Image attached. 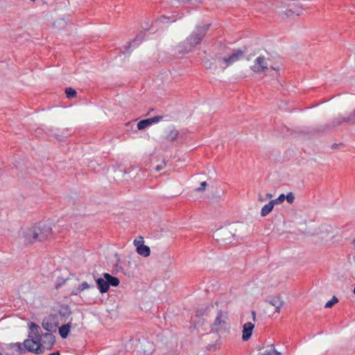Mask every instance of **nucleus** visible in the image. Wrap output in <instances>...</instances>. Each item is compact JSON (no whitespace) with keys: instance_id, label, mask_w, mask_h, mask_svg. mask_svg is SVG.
I'll use <instances>...</instances> for the list:
<instances>
[{"instance_id":"1","label":"nucleus","mask_w":355,"mask_h":355,"mask_svg":"<svg viewBox=\"0 0 355 355\" xmlns=\"http://www.w3.org/2000/svg\"><path fill=\"white\" fill-rule=\"evenodd\" d=\"M52 235L51 227L45 223H38L23 232L24 242L27 244L43 241Z\"/></svg>"},{"instance_id":"2","label":"nucleus","mask_w":355,"mask_h":355,"mask_svg":"<svg viewBox=\"0 0 355 355\" xmlns=\"http://www.w3.org/2000/svg\"><path fill=\"white\" fill-rule=\"evenodd\" d=\"M209 27V24L197 27L187 38L184 44L189 45L190 48L183 51V53L190 51L191 48L200 44L202 38L206 35ZM180 52H182V51Z\"/></svg>"},{"instance_id":"3","label":"nucleus","mask_w":355,"mask_h":355,"mask_svg":"<svg viewBox=\"0 0 355 355\" xmlns=\"http://www.w3.org/2000/svg\"><path fill=\"white\" fill-rule=\"evenodd\" d=\"M15 346L19 354H23L26 351L37 354L43 352V350H40L38 340L31 338L26 339L23 343H17Z\"/></svg>"},{"instance_id":"4","label":"nucleus","mask_w":355,"mask_h":355,"mask_svg":"<svg viewBox=\"0 0 355 355\" xmlns=\"http://www.w3.org/2000/svg\"><path fill=\"white\" fill-rule=\"evenodd\" d=\"M243 57L244 53L243 51L235 50L227 57L219 58L218 62L220 63V67L225 69L241 60Z\"/></svg>"},{"instance_id":"5","label":"nucleus","mask_w":355,"mask_h":355,"mask_svg":"<svg viewBox=\"0 0 355 355\" xmlns=\"http://www.w3.org/2000/svg\"><path fill=\"white\" fill-rule=\"evenodd\" d=\"M37 340L40 350L44 352L45 349L50 350L53 348L55 342V338L51 333H45L42 334Z\"/></svg>"},{"instance_id":"6","label":"nucleus","mask_w":355,"mask_h":355,"mask_svg":"<svg viewBox=\"0 0 355 355\" xmlns=\"http://www.w3.org/2000/svg\"><path fill=\"white\" fill-rule=\"evenodd\" d=\"M59 325L57 315L50 314L46 316L42 322V327L49 332L55 331Z\"/></svg>"},{"instance_id":"7","label":"nucleus","mask_w":355,"mask_h":355,"mask_svg":"<svg viewBox=\"0 0 355 355\" xmlns=\"http://www.w3.org/2000/svg\"><path fill=\"white\" fill-rule=\"evenodd\" d=\"M251 70L255 73H261L265 71L268 69V63L266 58L263 56L257 57L252 66H250Z\"/></svg>"},{"instance_id":"8","label":"nucleus","mask_w":355,"mask_h":355,"mask_svg":"<svg viewBox=\"0 0 355 355\" xmlns=\"http://www.w3.org/2000/svg\"><path fill=\"white\" fill-rule=\"evenodd\" d=\"M343 123H350L353 124L355 123V110L352 113H350L348 116H338L335 118L332 121L334 126L340 125Z\"/></svg>"},{"instance_id":"9","label":"nucleus","mask_w":355,"mask_h":355,"mask_svg":"<svg viewBox=\"0 0 355 355\" xmlns=\"http://www.w3.org/2000/svg\"><path fill=\"white\" fill-rule=\"evenodd\" d=\"M29 325V333L28 338L37 340L42 334H40V327L38 324L34 322H30Z\"/></svg>"},{"instance_id":"10","label":"nucleus","mask_w":355,"mask_h":355,"mask_svg":"<svg viewBox=\"0 0 355 355\" xmlns=\"http://www.w3.org/2000/svg\"><path fill=\"white\" fill-rule=\"evenodd\" d=\"M226 316L221 311L218 312L217 316L213 323L212 329L218 331L220 327L225 324Z\"/></svg>"},{"instance_id":"11","label":"nucleus","mask_w":355,"mask_h":355,"mask_svg":"<svg viewBox=\"0 0 355 355\" xmlns=\"http://www.w3.org/2000/svg\"><path fill=\"white\" fill-rule=\"evenodd\" d=\"M254 327L253 323L248 322L244 324L243 327L242 338L243 340H248L252 336V330Z\"/></svg>"},{"instance_id":"12","label":"nucleus","mask_w":355,"mask_h":355,"mask_svg":"<svg viewBox=\"0 0 355 355\" xmlns=\"http://www.w3.org/2000/svg\"><path fill=\"white\" fill-rule=\"evenodd\" d=\"M258 355H280V353L275 349L273 345H269L260 349Z\"/></svg>"},{"instance_id":"13","label":"nucleus","mask_w":355,"mask_h":355,"mask_svg":"<svg viewBox=\"0 0 355 355\" xmlns=\"http://www.w3.org/2000/svg\"><path fill=\"white\" fill-rule=\"evenodd\" d=\"M96 284L100 292L102 293H106L110 288L105 278L97 279Z\"/></svg>"},{"instance_id":"14","label":"nucleus","mask_w":355,"mask_h":355,"mask_svg":"<svg viewBox=\"0 0 355 355\" xmlns=\"http://www.w3.org/2000/svg\"><path fill=\"white\" fill-rule=\"evenodd\" d=\"M103 277L106 279L109 286H117L120 284V281L117 277H113L109 273H104Z\"/></svg>"},{"instance_id":"15","label":"nucleus","mask_w":355,"mask_h":355,"mask_svg":"<svg viewBox=\"0 0 355 355\" xmlns=\"http://www.w3.org/2000/svg\"><path fill=\"white\" fill-rule=\"evenodd\" d=\"M230 234V232L226 230V229H221L217 231L216 233V236L217 237L218 241H221L223 243H226V241L228 240L227 239L225 238V236H229Z\"/></svg>"},{"instance_id":"16","label":"nucleus","mask_w":355,"mask_h":355,"mask_svg":"<svg viewBox=\"0 0 355 355\" xmlns=\"http://www.w3.org/2000/svg\"><path fill=\"white\" fill-rule=\"evenodd\" d=\"M137 252L143 256L144 257H147L150 255V248L144 244H141L137 248Z\"/></svg>"},{"instance_id":"17","label":"nucleus","mask_w":355,"mask_h":355,"mask_svg":"<svg viewBox=\"0 0 355 355\" xmlns=\"http://www.w3.org/2000/svg\"><path fill=\"white\" fill-rule=\"evenodd\" d=\"M274 201H270L268 204L265 205L261 211V216H266L269 214L274 208Z\"/></svg>"},{"instance_id":"18","label":"nucleus","mask_w":355,"mask_h":355,"mask_svg":"<svg viewBox=\"0 0 355 355\" xmlns=\"http://www.w3.org/2000/svg\"><path fill=\"white\" fill-rule=\"evenodd\" d=\"M219 58L220 57H216L213 60H207L205 61V67L209 69L216 70L218 68L217 62L220 64V63L218 62Z\"/></svg>"},{"instance_id":"19","label":"nucleus","mask_w":355,"mask_h":355,"mask_svg":"<svg viewBox=\"0 0 355 355\" xmlns=\"http://www.w3.org/2000/svg\"><path fill=\"white\" fill-rule=\"evenodd\" d=\"M92 287L89 284H87L86 282H84L81 283L78 287L74 288L72 291V294L75 295H79L81 292L89 288Z\"/></svg>"},{"instance_id":"20","label":"nucleus","mask_w":355,"mask_h":355,"mask_svg":"<svg viewBox=\"0 0 355 355\" xmlns=\"http://www.w3.org/2000/svg\"><path fill=\"white\" fill-rule=\"evenodd\" d=\"M70 329H71L70 323H67V324H63L62 326H61L59 328V334H60V336L62 338H66L69 335Z\"/></svg>"},{"instance_id":"21","label":"nucleus","mask_w":355,"mask_h":355,"mask_svg":"<svg viewBox=\"0 0 355 355\" xmlns=\"http://www.w3.org/2000/svg\"><path fill=\"white\" fill-rule=\"evenodd\" d=\"M269 304L275 306L277 311H279L283 306V302L279 297H275L268 301Z\"/></svg>"},{"instance_id":"22","label":"nucleus","mask_w":355,"mask_h":355,"mask_svg":"<svg viewBox=\"0 0 355 355\" xmlns=\"http://www.w3.org/2000/svg\"><path fill=\"white\" fill-rule=\"evenodd\" d=\"M178 135L179 132L176 129L173 128L168 132L166 135V139L173 141L178 137Z\"/></svg>"},{"instance_id":"23","label":"nucleus","mask_w":355,"mask_h":355,"mask_svg":"<svg viewBox=\"0 0 355 355\" xmlns=\"http://www.w3.org/2000/svg\"><path fill=\"white\" fill-rule=\"evenodd\" d=\"M59 313L62 317H68L71 314L69 307L68 306H62Z\"/></svg>"},{"instance_id":"24","label":"nucleus","mask_w":355,"mask_h":355,"mask_svg":"<svg viewBox=\"0 0 355 355\" xmlns=\"http://www.w3.org/2000/svg\"><path fill=\"white\" fill-rule=\"evenodd\" d=\"M150 125H151V123L148 119L141 120L137 123V128L139 130H143Z\"/></svg>"},{"instance_id":"25","label":"nucleus","mask_w":355,"mask_h":355,"mask_svg":"<svg viewBox=\"0 0 355 355\" xmlns=\"http://www.w3.org/2000/svg\"><path fill=\"white\" fill-rule=\"evenodd\" d=\"M65 93L68 98L75 97L76 96V91L71 87H67L65 89Z\"/></svg>"},{"instance_id":"26","label":"nucleus","mask_w":355,"mask_h":355,"mask_svg":"<svg viewBox=\"0 0 355 355\" xmlns=\"http://www.w3.org/2000/svg\"><path fill=\"white\" fill-rule=\"evenodd\" d=\"M338 302V298L334 296L331 300H330L329 301H328L326 303L324 307L325 308H331V306H333Z\"/></svg>"},{"instance_id":"27","label":"nucleus","mask_w":355,"mask_h":355,"mask_svg":"<svg viewBox=\"0 0 355 355\" xmlns=\"http://www.w3.org/2000/svg\"><path fill=\"white\" fill-rule=\"evenodd\" d=\"M285 200V196L284 194H281L277 199L272 200V201H274V205L275 204H281Z\"/></svg>"},{"instance_id":"28","label":"nucleus","mask_w":355,"mask_h":355,"mask_svg":"<svg viewBox=\"0 0 355 355\" xmlns=\"http://www.w3.org/2000/svg\"><path fill=\"white\" fill-rule=\"evenodd\" d=\"M163 119V116H156L155 117H153V118H150L148 119L150 121V123L153 124L154 123H157L159 122V121H161L162 119Z\"/></svg>"},{"instance_id":"29","label":"nucleus","mask_w":355,"mask_h":355,"mask_svg":"<svg viewBox=\"0 0 355 355\" xmlns=\"http://www.w3.org/2000/svg\"><path fill=\"white\" fill-rule=\"evenodd\" d=\"M146 345H147V349H144V353H148V354L151 353V352L153 350L152 343L147 342Z\"/></svg>"},{"instance_id":"30","label":"nucleus","mask_w":355,"mask_h":355,"mask_svg":"<svg viewBox=\"0 0 355 355\" xmlns=\"http://www.w3.org/2000/svg\"><path fill=\"white\" fill-rule=\"evenodd\" d=\"M297 8V6H292V7H291V8H290V9H289V10H288L289 12H291V14H288V13H287L286 15H292L295 14V15H300V12H298L297 10H296V11H295V10H296Z\"/></svg>"},{"instance_id":"31","label":"nucleus","mask_w":355,"mask_h":355,"mask_svg":"<svg viewBox=\"0 0 355 355\" xmlns=\"http://www.w3.org/2000/svg\"><path fill=\"white\" fill-rule=\"evenodd\" d=\"M207 185V182H205V181H204V182H202L200 183V187H198L196 190L197 191H205V188H206Z\"/></svg>"},{"instance_id":"32","label":"nucleus","mask_w":355,"mask_h":355,"mask_svg":"<svg viewBox=\"0 0 355 355\" xmlns=\"http://www.w3.org/2000/svg\"><path fill=\"white\" fill-rule=\"evenodd\" d=\"M285 198H286V200L288 201V202L292 203L294 200L295 197L292 193H289L286 195Z\"/></svg>"},{"instance_id":"33","label":"nucleus","mask_w":355,"mask_h":355,"mask_svg":"<svg viewBox=\"0 0 355 355\" xmlns=\"http://www.w3.org/2000/svg\"><path fill=\"white\" fill-rule=\"evenodd\" d=\"M144 243V240H143V238L141 236H139L138 238H137L136 239H135L134 241V244L137 247L138 245H141V244H143Z\"/></svg>"},{"instance_id":"34","label":"nucleus","mask_w":355,"mask_h":355,"mask_svg":"<svg viewBox=\"0 0 355 355\" xmlns=\"http://www.w3.org/2000/svg\"><path fill=\"white\" fill-rule=\"evenodd\" d=\"M165 166H166V163H165L164 162H162V164H159V165H157V166H156L155 170H156L157 171H160L161 170H162L163 168H164Z\"/></svg>"},{"instance_id":"35","label":"nucleus","mask_w":355,"mask_h":355,"mask_svg":"<svg viewBox=\"0 0 355 355\" xmlns=\"http://www.w3.org/2000/svg\"><path fill=\"white\" fill-rule=\"evenodd\" d=\"M252 316L253 321H255V320H256V312L254 311H252Z\"/></svg>"},{"instance_id":"36","label":"nucleus","mask_w":355,"mask_h":355,"mask_svg":"<svg viewBox=\"0 0 355 355\" xmlns=\"http://www.w3.org/2000/svg\"><path fill=\"white\" fill-rule=\"evenodd\" d=\"M49 355H60V354L59 352H56L51 353Z\"/></svg>"},{"instance_id":"37","label":"nucleus","mask_w":355,"mask_h":355,"mask_svg":"<svg viewBox=\"0 0 355 355\" xmlns=\"http://www.w3.org/2000/svg\"><path fill=\"white\" fill-rule=\"evenodd\" d=\"M266 196L268 198H271L272 197V195L270 194V193H267L266 194Z\"/></svg>"},{"instance_id":"38","label":"nucleus","mask_w":355,"mask_h":355,"mask_svg":"<svg viewBox=\"0 0 355 355\" xmlns=\"http://www.w3.org/2000/svg\"><path fill=\"white\" fill-rule=\"evenodd\" d=\"M196 315H197V316H199V315H200V313L199 311H198L196 312Z\"/></svg>"},{"instance_id":"39","label":"nucleus","mask_w":355,"mask_h":355,"mask_svg":"<svg viewBox=\"0 0 355 355\" xmlns=\"http://www.w3.org/2000/svg\"><path fill=\"white\" fill-rule=\"evenodd\" d=\"M259 200L261 201L263 200V199H262V198H261V196L259 197Z\"/></svg>"},{"instance_id":"40","label":"nucleus","mask_w":355,"mask_h":355,"mask_svg":"<svg viewBox=\"0 0 355 355\" xmlns=\"http://www.w3.org/2000/svg\"><path fill=\"white\" fill-rule=\"evenodd\" d=\"M354 295H355V288H354Z\"/></svg>"},{"instance_id":"41","label":"nucleus","mask_w":355,"mask_h":355,"mask_svg":"<svg viewBox=\"0 0 355 355\" xmlns=\"http://www.w3.org/2000/svg\"><path fill=\"white\" fill-rule=\"evenodd\" d=\"M0 355H2V354L0 352Z\"/></svg>"}]
</instances>
